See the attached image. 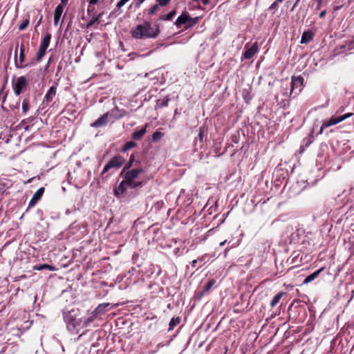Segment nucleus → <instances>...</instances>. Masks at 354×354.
I'll return each instance as SVG.
<instances>
[{
	"instance_id": "nucleus-1",
	"label": "nucleus",
	"mask_w": 354,
	"mask_h": 354,
	"mask_svg": "<svg viewBox=\"0 0 354 354\" xmlns=\"http://www.w3.org/2000/svg\"><path fill=\"white\" fill-rule=\"evenodd\" d=\"M64 320L67 330L71 334H77L80 330L88 327L93 322V316L81 317L78 309H71L67 312H63Z\"/></svg>"
},
{
	"instance_id": "nucleus-2",
	"label": "nucleus",
	"mask_w": 354,
	"mask_h": 354,
	"mask_svg": "<svg viewBox=\"0 0 354 354\" xmlns=\"http://www.w3.org/2000/svg\"><path fill=\"white\" fill-rule=\"evenodd\" d=\"M159 34V26L157 25L154 29L148 21H144L131 30V37L136 39H156Z\"/></svg>"
},
{
	"instance_id": "nucleus-3",
	"label": "nucleus",
	"mask_w": 354,
	"mask_h": 354,
	"mask_svg": "<svg viewBox=\"0 0 354 354\" xmlns=\"http://www.w3.org/2000/svg\"><path fill=\"white\" fill-rule=\"evenodd\" d=\"M143 172L144 170L141 167L133 168L125 171L122 176L129 187L135 189L142 186V183L138 180V177Z\"/></svg>"
},
{
	"instance_id": "nucleus-4",
	"label": "nucleus",
	"mask_w": 354,
	"mask_h": 354,
	"mask_svg": "<svg viewBox=\"0 0 354 354\" xmlns=\"http://www.w3.org/2000/svg\"><path fill=\"white\" fill-rule=\"evenodd\" d=\"M198 21V17L192 18L187 12H183L178 17L175 24L178 28H180L183 25L186 28H189L194 26Z\"/></svg>"
},
{
	"instance_id": "nucleus-5",
	"label": "nucleus",
	"mask_w": 354,
	"mask_h": 354,
	"mask_svg": "<svg viewBox=\"0 0 354 354\" xmlns=\"http://www.w3.org/2000/svg\"><path fill=\"white\" fill-rule=\"evenodd\" d=\"M125 159L121 156H116L111 158L104 167L101 175L108 172L111 169H118L124 163Z\"/></svg>"
},
{
	"instance_id": "nucleus-6",
	"label": "nucleus",
	"mask_w": 354,
	"mask_h": 354,
	"mask_svg": "<svg viewBox=\"0 0 354 354\" xmlns=\"http://www.w3.org/2000/svg\"><path fill=\"white\" fill-rule=\"evenodd\" d=\"M353 115L352 113H348L343 115H341L337 118L332 117L330 119H329L327 121H324L321 127L320 131L318 134H322L323 132V130L326 128H328L330 126L335 125L338 124L339 122H341L344 121V120L350 118Z\"/></svg>"
},
{
	"instance_id": "nucleus-7",
	"label": "nucleus",
	"mask_w": 354,
	"mask_h": 354,
	"mask_svg": "<svg viewBox=\"0 0 354 354\" xmlns=\"http://www.w3.org/2000/svg\"><path fill=\"white\" fill-rule=\"evenodd\" d=\"M244 53L242 55L241 59H250L254 57L255 54L258 53L259 46L257 42H254L252 44L247 43L244 46Z\"/></svg>"
},
{
	"instance_id": "nucleus-8",
	"label": "nucleus",
	"mask_w": 354,
	"mask_h": 354,
	"mask_svg": "<svg viewBox=\"0 0 354 354\" xmlns=\"http://www.w3.org/2000/svg\"><path fill=\"white\" fill-rule=\"evenodd\" d=\"M205 135L207 136V129L205 127H201L198 130V133L197 137H196L194 142V150L195 151H197L198 150H201L203 147V138Z\"/></svg>"
},
{
	"instance_id": "nucleus-9",
	"label": "nucleus",
	"mask_w": 354,
	"mask_h": 354,
	"mask_svg": "<svg viewBox=\"0 0 354 354\" xmlns=\"http://www.w3.org/2000/svg\"><path fill=\"white\" fill-rule=\"evenodd\" d=\"M28 84L26 77L21 76L17 78L16 82L12 84L14 93L16 95H19L22 91L26 87Z\"/></svg>"
},
{
	"instance_id": "nucleus-10",
	"label": "nucleus",
	"mask_w": 354,
	"mask_h": 354,
	"mask_svg": "<svg viewBox=\"0 0 354 354\" xmlns=\"http://www.w3.org/2000/svg\"><path fill=\"white\" fill-rule=\"evenodd\" d=\"M111 304L110 303H102L99 304L93 311V321L98 315H102L111 309Z\"/></svg>"
},
{
	"instance_id": "nucleus-11",
	"label": "nucleus",
	"mask_w": 354,
	"mask_h": 354,
	"mask_svg": "<svg viewBox=\"0 0 354 354\" xmlns=\"http://www.w3.org/2000/svg\"><path fill=\"white\" fill-rule=\"evenodd\" d=\"M44 187H41L39 189H37V191L34 194V195L31 198V199L29 202V204H28V207L26 209V212L28 211V209L29 208L32 207L36 205V203L41 199V196L44 194Z\"/></svg>"
},
{
	"instance_id": "nucleus-12",
	"label": "nucleus",
	"mask_w": 354,
	"mask_h": 354,
	"mask_svg": "<svg viewBox=\"0 0 354 354\" xmlns=\"http://www.w3.org/2000/svg\"><path fill=\"white\" fill-rule=\"evenodd\" d=\"M109 121V114L104 113L101 117H100L97 120H96L93 123H92L91 124V127H95V128L104 127L108 123Z\"/></svg>"
},
{
	"instance_id": "nucleus-13",
	"label": "nucleus",
	"mask_w": 354,
	"mask_h": 354,
	"mask_svg": "<svg viewBox=\"0 0 354 354\" xmlns=\"http://www.w3.org/2000/svg\"><path fill=\"white\" fill-rule=\"evenodd\" d=\"M17 48H18V44L16 46L15 50V65L17 68H24L27 66H34L36 64L37 61H35L32 59L31 62L24 64V63L21 64H19L17 60Z\"/></svg>"
},
{
	"instance_id": "nucleus-14",
	"label": "nucleus",
	"mask_w": 354,
	"mask_h": 354,
	"mask_svg": "<svg viewBox=\"0 0 354 354\" xmlns=\"http://www.w3.org/2000/svg\"><path fill=\"white\" fill-rule=\"evenodd\" d=\"M126 187H128L125 183V180L123 179L122 182L115 187L113 192L115 196L118 198L120 197L127 190Z\"/></svg>"
},
{
	"instance_id": "nucleus-15",
	"label": "nucleus",
	"mask_w": 354,
	"mask_h": 354,
	"mask_svg": "<svg viewBox=\"0 0 354 354\" xmlns=\"http://www.w3.org/2000/svg\"><path fill=\"white\" fill-rule=\"evenodd\" d=\"M148 127V124H146L145 125L144 127H142V129L138 130V131H135L132 134H131V138L134 140H141L143 136H145V134L147 132V128Z\"/></svg>"
},
{
	"instance_id": "nucleus-16",
	"label": "nucleus",
	"mask_w": 354,
	"mask_h": 354,
	"mask_svg": "<svg viewBox=\"0 0 354 354\" xmlns=\"http://www.w3.org/2000/svg\"><path fill=\"white\" fill-rule=\"evenodd\" d=\"M304 78L301 76H293L291 80V92L293 91L295 88H299L303 85Z\"/></svg>"
},
{
	"instance_id": "nucleus-17",
	"label": "nucleus",
	"mask_w": 354,
	"mask_h": 354,
	"mask_svg": "<svg viewBox=\"0 0 354 354\" xmlns=\"http://www.w3.org/2000/svg\"><path fill=\"white\" fill-rule=\"evenodd\" d=\"M137 164H138V161H136L134 154H131L130 158H129V160L128 162L125 165V166L124 167L122 171H121L120 176L123 175V174L125 171H127L128 170H130V168L131 167L135 166Z\"/></svg>"
},
{
	"instance_id": "nucleus-18",
	"label": "nucleus",
	"mask_w": 354,
	"mask_h": 354,
	"mask_svg": "<svg viewBox=\"0 0 354 354\" xmlns=\"http://www.w3.org/2000/svg\"><path fill=\"white\" fill-rule=\"evenodd\" d=\"M57 86L54 85L50 87L45 95L44 99L47 102H51L56 95Z\"/></svg>"
},
{
	"instance_id": "nucleus-19",
	"label": "nucleus",
	"mask_w": 354,
	"mask_h": 354,
	"mask_svg": "<svg viewBox=\"0 0 354 354\" xmlns=\"http://www.w3.org/2000/svg\"><path fill=\"white\" fill-rule=\"evenodd\" d=\"M324 270V268L322 267L321 268H319V270H316L315 272H314L313 273L309 274L308 276H307L305 279L303 281V283L304 284H306V283H308L311 281H313V280H315L318 276L319 274Z\"/></svg>"
},
{
	"instance_id": "nucleus-20",
	"label": "nucleus",
	"mask_w": 354,
	"mask_h": 354,
	"mask_svg": "<svg viewBox=\"0 0 354 354\" xmlns=\"http://www.w3.org/2000/svg\"><path fill=\"white\" fill-rule=\"evenodd\" d=\"M313 37H314V34L311 31H310V30L304 31L301 35L300 43L301 44H308L309 42H310L313 40Z\"/></svg>"
},
{
	"instance_id": "nucleus-21",
	"label": "nucleus",
	"mask_w": 354,
	"mask_h": 354,
	"mask_svg": "<svg viewBox=\"0 0 354 354\" xmlns=\"http://www.w3.org/2000/svg\"><path fill=\"white\" fill-rule=\"evenodd\" d=\"M120 111H124L123 110H120L118 107H115L111 111L106 112V113L109 114V120L118 119L123 116L122 113L118 114Z\"/></svg>"
},
{
	"instance_id": "nucleus-22",
	"label": "nucleus",
	"mask_w": 354,
	"mask_h": 354,
	"mask_svg": "<svg viewBox=\"0 0 354 354\" xmlns=\"http://www.w3.org/2000/svg\"><path fill=\"white\" fill-rule=\"evenodd\" d=\"M34 270L41 271L43 270H48L49 271H55L56 270V268L49 264L44 263V264H39L34 266Z\"/></svg>"
},
{
	"instance_id": "nucleus-23",
	"label": "nucleus",
	"mask_w": 354,
	"mask_h": 354,
	"mask_svg": "<svg viewBox=\"0 0 354 354\" xmlns=\"http://www.w3.org/2000/svg\"><path fill=\"white\" fill-rule=\"evenodd\" d=\"M103 13H99L96 16H93L86 24V28H91L95 23H99L100 19L102 17Z\"/></svg>"
},
{
	"instance_id": "nucleus-24",
	"label": "nucleus",
	"mask_w": 354,
	"mask_h": 354,
	"mask_svg": "<svg viewBox=\"0 0 354 354\" xmlns=\"http://www.w3.org/2000/svg\"><path fill=\"white\" fill-rule=\"evenodd\" d=\"M286 292H278L274 297L273 299H272L271 302H270V307L271 308H274L279 301V300L281 299V298L284 295H286Z\"/></svg>"
},
{
	"instance_id": "nucleus-25",
	"label": "nucleus",
	"mask_w": 354,
	"mask_h": 354,
	"mask_svg": "<svg viewBox=\"0 0 354 354\" xmlns=\"http://www.w3.org/2000/svg\"><path fill=\"white\" fill-rule=\"evenodd\" d=\"M51 39V35L50 33H47L44 37L42 39L41 42L40 44V47H43L44 48H48L50 44V41Z\"/></svg>"
},
{
	"instance_id": "nucleus-26",
	"label": "nucleus",
	"mask_w": 354,
	"mask_h": 354,
	"mask_svg": "<svg viewBox=\"0 0 354 354\" xmlns=\"http://www.w3.org/2000/svg\"><path fill=\"white\" fill-rule=\"evenodd\" d=\"M242 97H243L244 101L247 104H248L252 98V95H251L250 90L249 88L243 89Z\"/></svg>"
},
{
	"instance_id": "nucleus-27",
	"label": "nucleus",
	"mask_w": 354,
	"mask_h": 354,
	"mask_svg": "<svg viewBox=\"0 0 354 354\" xmlns=\"http://www.w3.org/2000/svg\"><path fill=\"white\" fill-rule=\"evenodd\" d=\"M169 100L170 99L168 96L165 97L162 100L158 99L156 100V106L158 108L167 107L168 106Z\"/></svg>"
},
{
	"instance_id": "nucleus-28",
	"label": "nucleus",
	"mask_w": 354,
	"mask_h": 354,
	"mask_svg": "<svg viewBox=\"0 0 354 354\" xmlns=\"http://www.w3.org/2000/svg\"><path fill=\"white\" fill-rule=\"evenodd\" d=\"M137 146V144L134 141H129L125 143V145L122 147L121 151L123 153L127 152V151L131 149L132 148Z\"/></svg>"
},
{
	"instance_id": "nucleus-29",
	"label": "nucleus",
	"mask_w": 354,
	"mask_h": 354,
	"mask_svg": "<svg viewBox=\"0 0 354 354\" xmlns=\"http://www.w3.org/2000/svg\"><path fill=\"white\" fill-rule=\"evenodd\" d=\"M216 283V280L214 279H210L203 287V290L201 292V295H204Z\"/></svg>"
},
{
	"instance_id": "nucleus-30",
	"label": "nucleus",
	"mask_w": 354,
	"mask_h": 354,
	"mask_svg": "<svg viewBox=\"0 0 354 354\" xmlns=\"http://www.w3.org/2000/svg\"><path fill=\"white\" fill-rule=\"evenodd\" d=\"M160 7V6L156 3V4L152 6L150 8L146 9L145 10V12H146L147 15H149L150 16H152L155 13H156V12L159 10Z\"/></svg>"
},
{
	"instance_id": "nucleus-31",
	"label": "nucleus",
	"mask_w": 354,
	"mask_h": 354,
	"mask_svg": "<svg viewBox=\"0 0 354 354\" xmlns=\"http://www.w3.org/2000/svg\"><path fill=\"white\" fill-rule=\"evenodd\" d=\"M176 15V11L172 10L169 12L167 15H162L159 17V20L160 21H169L171 20L174 16Z\"/></svg>"
},
{
	"instance_id": "nucleus-32",
	"label": "nucleus",
	"mask_w": 354,
	"mask_h": 354,
	"mask_svg": "<svg viewBox=\"0 0 354 354\" xmlns=\"http://www.w3.org/2000/svg\"><path fill=\"white\" fill-rule=\"evenodd\" d=\"M24 50H25L24 45L23 43H21V46H20V52H19V59H17L19 64H21L24 63V62H25Z\"/></svg>"
},
{
	"instance_id": "nucleus-33",
	"label": "nucleus",
	"mask_w": 354,
	"mask_h": 354,
	"mask_svg": "<svg viewBox=\"0 0 354 354\" xmlns=\"http://www.w3.org/2000/svg\"><path fill=\"white\" fill-rule=\"evenodd\" d=\"M180 322L179 317H173L169 324V330H172Z\"/></svg>"
},
{
	"instance_id": "nucleus-34",
	"label": "nucleus",
	"mask_w": 354,
	"mask_h": 354,
	"mask_svg": "<svg viewBox=\"0 0 354 354\" xmlns=\"http://www.w3.org/2000/svg\"><path fill=\"white\" fill-rule=\"evenodd\" d=\"M46 50H47L46 48L39 46V50H38V52L37 53V56H36V61L37 62H41L43 57L46 54Z\"/></svg>"
},
{
	"instance_id": "nucleus-35",
	"label": "nucleus",
	"mask_w": 354,
	"mask_h": 354,
	"mask_svg": "<svg viewBox=\"0 0 354 354\" xmlns=\"http://www.w3.org/2000/svg\"><path fill=\"white\" fill-rule=\"evenodd\" d=\"M164 136V133L156 131L152 134V140L155 142L159 141Z\"/></svg>"
},
{
	"instance_id": "nucleus-36",
	"label": "nucleus",
	"mask_w": 354,
	"mask_h": 354,
	"mask_svg": "<svg viewBox=\"0 0 354 354\" xmlns=\"http://www.w3.org/2000/svg\"><path fill=\"white\" fill-rule=\"evenodd\" d=\"M65 6L62 3L59 4L55 10L54 15L61 17Z\"/></svg>"
},
{
	"instance_id": "nucleus-37",
	"label": "nucleus",
	"mask_w": 354,
	"mask_h": 354,
	"mask_svg": "<svg viewBox=\"0 0 354 354\" xmlns=\"http://www.w3.org/2000/svg\"><path fill=\"white\" fill-rule=\"evenodd\" d=\"M22 113L25 115L29 110V104L28 100L25 99L22 102Z\"/></svg>"
},
{
	"instance_id": "nucleus-38",
	"label": "nucleus",
	"mask_w": 354,
	"mask_h": 354,
	"mask_svg": "<svg viewBox=\"0 0 354 354\" xmlns=\"http://www.w3.org/2000/svg\"><path fill=\"white\" fill-rule=\"evenodd\" d=\"M283 1V0H275L269 7V10H273L274 11L277 10L279 8V4Z\"/></svg>"
},
{
	"instance_id": "nucleus-39",
	"label": "nucleus",
	"mask_w": 354,
	"mask_h": 354,
	"mask_svg": "<svg viewBox=\"0 0 354 354\" xmlns=\"http://www.w3.org/2000/svg\"><path fill=\"white\" fill-rule=\"evenodd\" d=\"M29 24V19H25L19 26V30L22 31L25 30L27 26Z\"/></svg>"
},
{
	"instance_id": "nucleus-40",
	"label": "nucleus",
	"mask_w": 354,
	"mask_h": 354,
	"mask_svg": "<svg viewBox=\"0 0 354 354\" xmlns=\"http://www.w3.org/2000/svg\"><path fill=\"white\" fill-rule=\"evenodd\" d=\"M171 0H156V3L160 6L164 7L170 3Z\"/></svg>"
},
{
	"instance_id": "nucleus-41",
	"label": "nucleus",
	"mask_w": 354,
	"mask_h": 354,
	"mask_svg": "<svg viewBox=\"0 0 354 354\" xmlns=\"http://www.w3.org/2000/svg\"><path fill=\"white\" fill-rule=\"evenodd\" d=\"M129 0H120L116 5V10H119L122 6H124Z\"/></svg>"
},
{
	"instance_id": "nucleus-42",
	"label": "nucleus",
	"mask_w": 354,
	"mask_h": 354,
	"mask_svg": "<svg viewBox=\"0 0 354 354\" xmlns=\"http://www.w3.org/2000/svg\"><path fill=\"white\" fill-rule=\"evenodd\" d=\"M237 246V244H232L230 247H227L224 250V257H226L227 255V252H229V250L233 248H235Z\"/></svg>"
},
{
	"instance_id": "nucleus-43",
	"label": "nucleus",
	"mask_w": 354,
	"mask_h": 354,
	"mask_svg": "<svg viewBox=\"0 0 354 354\" xmlns=\"http://www.w3.org/2000/svg\"><path fill=\"white\" fill-rule=\"evenodd\" d=\"M145 0H133L135 7L139 8Z\"/></svg>"
},
{
	"instance_id": "nucleus-44",
	"label": "nucleus",
	"mask_w": 354,
	"mask_h": 354,
	"mask_svg": "<svg viewBox=\"0 0 354 354\" xmlns=\"http://www.w3.org/2000/svg\"><path fill=\"white\" fill-rule=\"evenodd\" d=\"M60 18H61L60 17L54 15V24H55V26H57L58 25L59 21L60 20Z\"/></svg>"
},
{
	"instance_id": "nucleus-45",
	"label": "nucleus",
	"mask_w": 354,
	"mask_h": 354,
	"mask_svg": "<svg viewBox=\"0 0 354 354\" xmlns=\"http://www.w3.org/2000/svg\"><path fill=\"white\" fill-rule=\"evenodd\" d=\"M232 142L237 143L238 142V136L237 135H232Z\"/></svg>"
},
{
	"instance_id": "nucleus-46",
	"label": "nucleus",
	"mask_w": 354,
	"mask_h": 354,
	"mask_svg": "<svg viewBox=\"0 0 354 354\" xmlns=\"http://www.w3.org/2000/svg\"><path fill=\"white\" fill-rule=\"evenodd\" d=\"M99 0H87L89 4L95 5L97 3Z\"/></svg>"
},
{
	"instance_id": "nucleus-47",
	"label": "nucleus",
	"mask_w": 354,
	"mask_h": 354,
	"mask_svg": "<svg viewBox=\"0 0 354 354\" xmlns=\"http://www.w3.org/2000/svg\"><path fill=\"white\" fill-rule=\"evenodd\" d=\"M196 263H197V260L196 259H194L193 260L192 262H191V265L193 268L196 267Z\"/></svg>"
},
{
	"instance_id": "nucleus-48",
	"label": "nucleus",
	"mask_w": 354,
	"mask_h": 354,
	"mask_svg": "<svg viewBox=\"0 0 354 354\" xmlns=\"http://www.w3.org/2000/svg\"><path fill=\"white\" fill-rule=\"evenodd\" d=\"M34 119H35L34 117H30V118H27L26 120H27V122L30 123V122H33Z\"/></svg>"
},
{
	"instance_id": "nucleus-49",
	"label": "nucleus",
	"mask_w": 354,
	"mask_h": 354,
	"mask_svg": "<svg viewBox=\"0 0 354 354\" xmlns=\"http://www.w3.org/2000/svg\"><path fill=\"white\" fill-rule=\"evenodd\" d=\"M68 0H61V3L64 6H66L68 3Z\"/></svg>"
},
{
	"instance_id": "nucleus-50",
	"label": "nucleus",
	"mask_w": 354,
	"mask_h": 354,
	"mask_svg": "<svg viewBox=\"0 0 354 354\" xmlns=\"http://www.w3.org/2000/svg\"><path fill=\"white\" fill-rule=\"evenodd\" d=\"M325 14H326V11H325V10H324V11H322V12H320V14H319V17H320V18L324 17V15H325Z\"/></svg>"
},
{
	"instance_id": "nucleus-51",
	"label": "nucleus",
	"mask_w": 354,
	"mask_h": 354,
	"mask_svg": "<svg viewBox=\"0 0 354 354\" xmlns=\"http://www.w3.org/2000/svg\"><path fill=\"white\" fill-rule=\"evenodd\" d=\"M227 243V240H225V241H223L221 242V243H220V244H219V245H220V246H223V245H225Z\"/></svg>"
},
{
	"instance_id": "nucleus-52",
	"label": "nucleus",
	"mask_w": 354,
	"mask_h": 354,
	"mask_svg": "<svg viewBox=\"0 0 354 354\" xmlns=\"http://www.w3.org/2000/svg\"><path fill=\"white\" fill-rule=\"evenodd\" d=\"M19 102L16 103V105L12 109H19Z\"/></svg>"
},
{
	"instance_id": "nucleus-53",
	"label": "nucleus",
	"mask_w": 354,
	"mask_h": 354,
	"mask_svg": "<svg viewBox=\"0 0 354 354\" xmlns=\"http://www.w3.org/2000/svg\"><path fill=\"white\" fill-rule=\"evenodd\" d=\"M61 70V66H57V71H59Z\"/></svg>"
},
{
	"instance_id": "nucleus-54",
	"label": "nucleus",
	"mask_w": 354,
	"mask_h": 354,
	"mask_svg": "<svg viewBox=\"0 0 354 354\" xmlns=\"http://www.w3.org/2000/svg\"><path fill=\"white\" fill-rule=\"evenodd\" d=\"M41 19H42V17H41V18L39 19V21L38 22V25L41 23Z\"/></svg>"
},
{
	"instance_id": "nucleus-55",
	"label": "nucleus",
	"mask_w": 354,
	"mask_h": 354,
	"mask_svg": "<svg viewBox=\"0 0 354 354\" xmlns=\"http://www.w3.org/2000/svg\"><path fill=\"white\" fill-rule=\"evenodd\" d=\"M178 250H179V249H178V248H176V249H175L174 252H178Z\"/></svg>"
},
{
	"instance_id": "nucleus-56",
	"label": "nucleus",
	"mask_w": 354,
	"mask_h": 354,
	"mask_svg": "<svg viewBox=\"0 0 354 354\" xmlns=\"http://www.w3.org/2000/svg\"><path fill=\"white\" fill-rule=\"evenodd\" d=\"M35 354H39V353H38L37 352H36V353H35Z\"/></svg>"
}]
</instances>
